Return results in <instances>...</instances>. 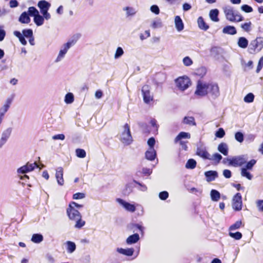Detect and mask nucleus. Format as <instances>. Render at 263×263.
<instances>
[{
	"label": "nucleus",
	"instance_id": "864d4df0",
	"mask_svg": "<svg viewBox=\"0 0 263 263\" xmlns=\"http://www.w3.org/2000/svg\"><path fill=\"white\" fill-rule=\"evenodd\" d=\"M23 34V36L26 37H32L33 36V32L31 29L24 30Z\"/></svg>",
	"mask_w": 263,
	"mask_h": 263
},
{
	"label": "nucleus",
	"instance_id": "6ab92c4d",
	"mask_svg": "<svg viewBox=\"0 0 263 263\" xmlns=\"http://www.w3.org/2000/svg\"><path fill=\"white\" fill-rule=\"evenodd\" d=\"M174 22L176 29L178 31L180 32L183 29L184 24L179 16H176L175 17Z\"/></svg>",
	"mask_w": 263,
	"mask_h": 263
},
{
	"label": "nucleus",
	"instance_id": "423d86ee",
	"mask_svg": "<svg viewBox=\"0 0 263 263\" xmlns=\"http://www.w3.org/2000/svg\"><path fill=\"white\" fill-rule=\"evenodd\" d=\"M256 163V160L255 159H252L248 162L244 167H242L240 170L241 176L243 177H245L249 180H251L253 176L249 172V171L252 170L253 166Z\"/></svg>",
	"mask_w": 263,
	"mask_h": 263
},
{
	"label": "nucleus",
	"instance_id": "6e6552de",
	"mask_svg": "<svg viewBox=\"0 0 263 263\" xmlns=\"http://www.w3.org/2000/svg\"><path fill=\"white\" fill-rule=\"evenodd\" d=\"M50 6L51 4L45 0L40 1L37 4V7L39 8L41 13L46 20H49L51 17L50 13L48 12Z\"/></svg>",
	"mask_w": 263,
	"mask_h": 263
},
{
	"label": "nucleus",
	"instance_id": "a18cd8bd",
	"mask_svg": "<svg viewBox=\"0 0 263 263\" xmlns=\"http://www.w3.org/2000/svg\"><path fill=\"white\" fill-rule=\"evenodd\" d=\"M76 155L78 157L83 158L86 157V154L85 151L81 148H78L76 150Z\"/></svg>",
	"mask_w": 263,
	"mask_h": 263
},
{
	"label": "nucleus",
	"instance_id": "6e6d98bb",
	"mask_svg": "<svg viewBox=\"0 0 263 263\" xmlns=\"http://www.w3.org/2000/svg\"><path fill=\"white\" fill-rule=\"evenodd\" d=\"M263 66V57H262L259 60L258 65L256 68V73H259L261 70Z\"/></svg>",
	"mask_w": 263,
	"mask_h": 263
},
{
	"label": "nucleus",
	"instance_id": "09e8293b",
	"mask_svg": "<svg viewBox=\"0 0 263 263\" xmlns=\"http://www.w3.org/2000/svg\"><path fill=\"white\" fill-rule=\"evenodd\" d=\"M183 63L186 66H190L193 64V62L189 57H185L183 59Z\"/></svg>",
	"mask_w": 263,
	"mask_h": 263
},
{
	"label": "nucleus",
	"instance_id": "052dcab7",
	"mask_svg": "<svg viewBox=\"0 0 263 263\" xmlns=\"http://www.w3.org/2000/svg\"><path fill=\"white\" fill-rule=\"evenodd\" d=\"M256 205L260 212L263 211V200H259L256 201Z\"/></svg>",
	"mask_w": 263,
	"mask_h": 263
},
{
	"label": "nucleus",
	"instance_id": "c9c22d12",
	"mask_svg": "<svg viewBox=\"0 0 263 263\" xmlns=\"http://www.w3.org/2000/svg\"><path fill=\"white\" fill-rule=\"evenodd\" d=\"M74 221H76L74 227L76 229H81L85 224V221L82 219V216H80L77 220H74Z\"/></svg>",
	"mask_w": 263,
	"mask_h": 263
},
{
	"label": "nucleus",
	"instance_id": "774afa93",
	"mask_svg": "<svg viewBox=\"0 0 263 263\" xmlns=\"http://www.w3.org/2000/svg\"><path fill=\"white\" fill-rule=\"evenodd\" d=\"M95 96L96 99H100L103 96V92L101 90H98L96 91Z\"/></svg>",
	"mask_w": 263,
	"mask_h": 263
},
{
	"label": "nucleus",
	"instance_id": "bb28decb",
	"mask_svg": "<svg viewBox=\"0 0 263 263\" xmlns=\"http://www.w3.org/2000/svg\"><path fill=\"white\" fill-rule=\"evenodd\" d=\"M123 10L125 12L127 17L135 15L137 12L135 8L128 6L124 7Z\"/></svg>",
	"mask_w": 263,
	"mask_h": 263
},
{
	"label": "nucleus",
	"instance_id": "13d9d810",
	"mask_svg": "<svg viewBox=\"0 0 263 263\" xmlns=\"http://www.w3.org/2000/svg\"><path fill=\"white\" fill-rule=\"evenodd\" d=\"M85 194L83 193H77L73 195V199H81L85 197Z\"/></svg>",
	"mask_w": 263,
	"mask_h": 263
},
{
	"label": "nucleus",
	"instance_id": "f704fd0d",
	"mask_svg": "<svg viewBox=\"0 0 263 263\" xmlns=\"http://www.w3.org/2000/svg\"><path fill=\"white\" fill-rule=\"evenodd\" d=\"M67 244V251L69 253H73L76 249V246L73 242L68 241L66 242Z\"/></svg>",
	"mask_w": 263,
	"mask_h": 263
},
{
	"label": "nucleus",
	"instance_id": "9d476101",
	"mask_svg": "<svg viewBox=\"0 0 263 263\" xmlns=\"http://www.w3.org/2000/svg\"><path fill=\"white\" fill-rule=\"evenodd\" d=\"M38 167L39 165L35 162L32 163L27 162L25 165L17 170V173L18 175L25 174L33 171L35 167Z\"/></svg>",
	"mask_w": 263,
	"mask_h": 263
},
{
	"label": "nucleus",
	"instance_id": "4c0bfd02",
	"mask_svg": "<svg viewBox=\"0 0 263 263\" xmlns=\"http://www.w3.org/2000/svg\"><path fill=\"white\" fill-rule=\"evenodd\" d=\"M64 101L66 104H71L74 101V96L73 93L68 92L65 97Z\"/></svg>",
	"mask_w": 263,
	"mask_h": 263
},
{
	"label": "nucleus",
	"instance_id": "5701e85b",
	"mask_svg": "<svg viewBox=\"0 0 263 263\" xmlns=\"http://www.w3.org/2000/svg\"><path fill=\"white\" fill-rule=\"evenodd\" d=\"M11 104V101L7 99L4 105L0 108V117L3 119L4 115L8 111Z\"/></svg>",
	"mask_w": 263,
	"mask_h": 263
},
{
	"label": "nucleus",
	"instance_id": "4be33fe9",
	"mask_svg": "<svg viewBox=\"0 0 263 263\" xmlns=\"http://www.w3.org/2000/svg\"><path fill=\"white\" fill-rule=\"evenodd\" d=\"M205 176L206 177V181L210 182L213 181L218 176L217 172L213 171H209L205 172Z\"/></svg>",
	"mask_w": 263,
	"mask_h": 263
},
{
	"label": "nucleus",
	"instance_id": "3c124183",
	"mask_svg": "<svg viewBox=\"0 0 263 263\" xmlns=\"http://www.w3.org/2000/svg\"><path fill=\"white\" fill-rule=\"evenodd\" d=\"M235 138L238 142L241 143L243 141V135L241 132H237L235 134Z\"/></svg>",
	"mask_w": 263,
	"mask_h": 263
},
{
	"label": "nucleus",
	"instance_id": "e2e57ef3",
	"mask_svg": "<svg viewBox=\"0 0 263 263\" xmlns=\"http://www.w3.org/2000/svg\"><path fill=\"white\" fill-rule=\"evenodd\" d=\"M65 136L64 134H58V135H54L53 136H52V139L53 140H64L65 139Z\"/></svg>",
	"mask_w": 263,
	"mask_h": 263
},
{
	"label": "nucleus",
	"instance_id": "8fccbe9b",
	"mask_svg": "<svg viewBox=\"0 0 263 263\" xmlns=\"http://www.w3.org/2000/svg\"><path fill=\"white\" fill-rule=\"evenodd\" d=\"M28 13L30 15L34 16L38 14L39 11L34 7H30L28 8Z\"/></svg>",
	"mask_w": 263,
	"mask_h": 263
},
{
	"label": "nucleus",
	"instance_id": "aec40b11",
	"mask_svg": "<svg viewBox=\"0 0 263 263\" xmlns=\"http://www.w3.org/2000/svg\"><path fill=\"white\" fill-rule=\"evenodd\" d=\"M140 239L139 235L137 233H135L128 237L126 240V243L130 245L132 244L136 243Z\"/></svg>",
	"mask_w": 263,
	"mask_h": 263
},
{
	"label": "nucleus",
	"instance_id": "de8ad7c7",
	"mask_svg": "<svg viewBox=\"0 0 263 263\" xmlns=\"http://www.w3.org/2000/svg\"><path fill=\"white\" fill-rule=\"evenodd\" d=\"M229 235L236 240H239L242 238V234L240 232H236L235 233L230 232Z\"/></svg>",
	"mask_w": 263,
	"mask_h": 263
},
{
	"label": "nucleus",
	"instance_id": "2eb2a0df",
	"mask_svg": "<svg viewBox=\"0 0 263 263\" xmlns=\"http://www.w3.org/2000/svg\"><path fill=\"white\" fill-rule=\"evenodd\" d=\"M67 214L69 218L71 220H77L78 218L81 216L80 212L76 209L71 208V205H69L67 209Z\"/></svg>",
	"mask_w": 263,
	"mask_h": 263
},
{
	"label": "nucleus",
	"instance_id": "2f4dec72",
	"mask_svg": "<svg viewBox=\"0 0 263 263\" xmlns=\"http://www.w3.org/2000/svg\"><path fill=\"white\" fill-rule=\"evenodd\" d=\"M45 18L44 16L41 15L39 13L34 16V23L37 26H40L44 24Z\"/></svg>",
	"mask_w": 263,
	"mask_h": 263
},
{
	"label": "nucleus",
	"instance_id": "603ef678",
	"mask_svg": "<svg viewBox=\"0 0 263 263\" xmlns=\"http://www.w3.org/2000/svg\"><path fill=\"white\" fill-rule=\"evenodd\" d=\"M241 221H237L230 227V230L233 231L239 229L241 227Z\"/></svg>",
	"mask_w": 263,
	"mask_h": 263
},
{
	"label": "nucleus",
	"instance_id": "20e7f679",
	"mask_svg": "<svg viewBox=\"0 0 263 263\" xmlns=\"http://www.w3.org/2000/svg\"><path fill=\"white\" fill-rule=\"evenodd\" d=\"M75 43V41L73 40H71L64 44L61 47L58 55L55 60V62L58 63L61 61L64 58L65 55L66 54L70 48L73 46Z\"/></svg>",
	"mask_w": 263,
	"mask_h": 263
},
{
	"label": "nucleus",
	"instance_id": "39448f33",
	"mask_svg": "<svg viewBox=\"0 0 263 263\" xmlns=\"http://www.w3.org/2000/svg\"><path fill=\"white\" fill-rule=\"evenodd\" d=\"M226 160L228 162L229 165L236 167L241 166L246 164L247 161V158L245 155H239L233 157Z\"/></svg>",
	"mask_w": 263,
	"mask_h": 263
},
{
	"label": "nucleus",
	"instance_id": "a211bd4d",
	"mask_svg": "<svg viewBox=\"0 0 263 263\" xmlns=\"http://www.w3.org/2000/svg\"><path fill=\"white\" fill-rule=\"evenodd\" d=\"M196 154L198 156L203 159L209 160L210 158V154L208 152L205 148L198 147L197 149Z\"/></svg>",
	"mask_w": 263,
	"mask_h": 263
},
{
	"label": "nucleus",
	"instance_id": "f8f14e48",
	"mask_svg": "<svg viewBox=\"0 0 263 263\" xmlns=\"http://www.w3.org/2000/svg\"><path fill=\"white\" fill-rule=\"evenodd\" d=\"M232 205L235 211H240L242 209V197L240 193L235 194L232 199Z\"/></svg>",
	"mask_w": 263,
	"mask_h": 263
},
{
	"label": "nucleus",
	"instance_id": "680f3d73",
	"mask_svg": "<svg viewBox=\"0 0 263 263\" xmlns=\"http://www.w3.org/2000/svg\"><path fill=\"white\" fill-rule=\"evenodd\" d=\"M151 11L155 13L156 14H158L160 12V10L158 6L157 5H153L151 7Z\"/></svg>",
	"mask_w": 263,
	"mask_h": 263
},
{
	"label": "nucleus",
	"instance_id": "a19ab883",
	"mask_svg": "<svg viewBox=\"0 0 263 263\" xmlns=\"http://www.w3.org/2000/svg\"><path fill=\"white\" fill-rule=\"evenodd\" d=\"M222 156L219 154L215 153L212 156H211V155H210V158L209 159V160L215 161L216 162L219 163L220 161L222 159Z\"/></svg>",
	"mask_w": 263,
	"mask_h": 263
},
{
	"label": "nucleus",
	"instance_id": "7c9ffc66",
	"mask_svg": "<svg viewBox=\"0 0 263 263\" xmlns=\"http://www.w3.org/2000/svg\"><path fill=\"white\" fill-rule=\"evenodd\" d=\"M238 46L241 48H246L248 45V41L245 37H240L238 39Z\"/></svg>",
	"mask_w": 263,
	"mask_h": 263
},
{
	"label": "nucleus",
	"instance_id": "ddd939ff",
	"mask_svg": "<svg viewBox=\"0 0 263 263\" xmlns=\"http://www.w3.org/2000/svg\"><path fill=\"white\" fill-rule=\"evenodd\" d=\"M209 93L213 99H216L220 96L218 85L216 83H209Z\"/></svg>",
	"mask_w": 263,
	"mask_h": 263
},
{
	"label": "nucleus",
	"instance_id": "b1692460",
	"mask_svg": "<svg viewBox=\"0 0 263 263\" xmlns=\"http://www.w3.org/2000/svg\"><path fill=\"white\" fill-rule=\"evenodd\" d=\"M219 14V11L217 9H212L210 11L209 16L211 20L215 22H217L219 21V18L218 17Z\"/></svg>",
	"mask_w": 263,
	"mask_h": 263
},
{
	"label": "nucleus",
	"instance_id": "412c9836",
	"mask_svg": "<svg viewBox=\"0 0 263 263\" xmlns=\"http://www.w3.org/2000/svg\"><path fill=\"white\" fill-rule=\"evenodd\" d=\"M117 251L121 254L127 256H131L133 255L134 252V249L133 248H127V249H123L118 248L117 249Z\"/></svg>",
	"mask_w": 263,
	"mask_h": 263
},
{
	"label": "nucleus",
	"instance_id": "49530a36",
	"mask_svg": "<svg viewBox=\"0 0 263 263\" xmlns=\"http://www.w3.org/2000/svg\"><path fill=\"white\" fill-rule=\"evenodd\" d=\"M251 22H248L241 25V28L246 32H249L251 30Z\"/></svg>",
	"mask_w": 263,
	"mask_h": 263
},
{
	"label": "nucleus",
	"instance_id": "f3484780",
	"mask_svg": "<svg viewBox=\"0 0 263 263\" xmlns=\"http://www.w3.org/2000/svg\"><path fill=\"white\" fill-rule=\"evenodd\" d=\"M145 156L146 159L153 161L156 157V152L154 148H149L145 153Z\"/></svg>",
	"mask_w": 263,
	"mask_h": 263
},
{
	"label": "nucleus",
	"instance_id": "0eeeda50",
	"mask_svg": "<svg viewBox=\"0 0 263 263\" xmlns=\"http://www.w3.org/2000/svg\"><path fill=\"white\" fill-rule=\"evenodd\" d=\"M209 83L198 81L196 86L195 94L200 97H203L209 93Z\"/></svg>",
	"mask_w": 263,
	"mask_h": 263
},
{
	"label": "nucleus",
	"instance_id": "58836bf2",
	"mask_svg": "<svg viewBox=\"0 0 263 263\" xmlns=\"http://www.w3.org/2000/svg\"><path fill=\"white\" fill-rule=\"evenodd\" d=\"M183 123L190 125H195V119L193 117H185L183 119Z\"/></svg>",
	"mask_w": 263,
	"mask_h": 263
},
{
	"label": "nucleus",
	"instance_id": "dca6fc26",
	"mask_svg": "<svg viewBox=\"0 0 263 263\" xmlns=\"http://www.w3.org/2000/svg\"><path fill=\"white\" fill-rule=\"evenodd\" d=\"M55 178L58 184L60 185L64 184L63 168L62 167H59L56 169Z\"/></svg>",
	"mask_w": 263,
	"mask_h": 263
},
{
	"label": "nucleus",
	"instance_id": "c03bdc74",
	"mask_svg": "<svg viewBox=\"0 0 263 263\" xmlns=\"http://www.w3.org/2000/svg\"><path fill=\"white\" fill-rule=\"evenodd\" d=\"M151 27L154 29L160 28L162 27V23L160 19H157L152 22Z\"/></svg>",
	"mask_w": 263,
	"mask_h": 263
},
{
	"label": "nucleus",
	"instance_id": "a878e982",
	"mask_svg": "<svg viewBox=\"0 0 263 263\" xmlns=\"http://www.w3.org/2000/svg\"><path fill=\"white\" fill-rule=\"evenodd\" d=\"M222 32L223 33L231 35H234L237 33L236 28L232 26H227L224 27Z\"/></svg>",
	"mask_w": 263,
	"mask_h": 263
},
{
	"label": "nucleus",
	"instance_id": "473e14b6",
	"mask_svg": "<svg viewBox=\"0 0 263 263\" xmlns=\"http://www.w3.org/2000/svg\"><path fill=\"white\" fill-rule=\"evenodd\" d=\"M211 198L213 201H218L220 198V193L216 190H212L210 193Z\"/></svg>",
	"mask_w": 263,
	"mask_h": 263
},
{
	"label": "nucleus",
	"instance_id": "f257e3e1",
	"mask_svg": "<svg viewBox=\"0 0 263 263\" xmlns=\"http://www.w3.org/2000/svg\"><path fill=\"white\" fill-rule=\"evenodd\" d=\"M223 12L227 20L232 22H239L243 20L242 16L230 6L223 8Z\"/></svg>",
	"mask_w": 263,
	"mask_h": 263
},
{
	"label": "nucleus",
	"instance_id": "4d7b16f0",
	"mask_svg": "<svg viewBox=\"0 0 263 263\" xmlns=\"http://www.w3.org/2000/svg\"><path fill=\"white\" fill-rule=\"evenodd\" d=\"M225 135V132L223 128H220L218 129V131L216 133L215 136L221 138H222Z\"/></svg>",
	"mask_w": 263,
	"mask_h": 263
},
{
	"label": "nucleus",
	"instance_id": "0e129e2a",
	"mask_svg": "<svg viewBox=\"0 0 263 263\" xmlns=\"http://www.w3.org/2000/svg\"><path fill=\"white\" fill-rule=\"evenodd\" d=\"M155 144V140L153 137L149 138L147 141V144L149 148H154V146Z\"/></svg>",
	"mask_w": 263,
	"mask_h": 263
},
{
	"label": "nucleus",
	"instance_id": "393cba45",
	"mask_svg": "<svg viewBox=\"0 0 263 263\" xmlns=\"http://www.w3.org/2000/svg\"><path fill=\"white\" fill-rule=\"evenodd\" d=\"M18 20L22 24H28L30 22V18L26 12H24L21 14Z\"/></svg>",
	"mask_w": 263,
	"mask_h": 263
},
{
	"label": "nucleus",
	"instance_id": "37998d69",
	"mask_svg": "<svg viewBox=\"0 0 263 263\" xmlns=\"http://www.w3.org/2000/svg\"><path fill=\"white\" fill-rule=\"evenodd\" d=\"M124 54V51L123 49L120 47H118L115 52V55H114V58L115 59H118L120 58L121 56H122Z\"/></svg>",
	"mask_w": 263,
	"mask_h": 263
},
{
	"label": "nucleus",
	"instance_id": "cd10ccee",
	"mask_svg": "<svg viewBox=\"0 0 263 263\" xmlns=\"http://www.w3.org/2000/svg\"><path fill=\"white\" fill-rule=\"evenodd\" d=\"M218 150L224 156L228 154V147L226 143H221L218 146Z\"/></svg>",
	"mask_w": 263,
	"mask_h": 263
},
{
	"label": "nucleus",
	"instance_id": "338daca9",
	"mask_svg": "<svg viewBox=\"0 0 263 263\" xmlns=\"http://www.w3.org/2000/svg\"><path fill=\"white\" fill-rule=\"evenodd\" d=\"M223 175L226 178H230L232 176L231 172L229 170H224L223 171Z\"/></svg>",
	"mask_w": 263,
	"mask_h": 263
},
{
	"label": "nucleus",
	"instance_id": "4468645a",
	"mask_svg": "<svg viewBox=\"0 0 263 263\" xmlns=\"http://www.w3.org/2000/svg\"><path fill=\"white\" fill-rule=\"evenodd\" d=\"M116 201L126 211L132 213L135 212L136 207L134 204H130L121 198H117Z\"/></svg>",
	"mask_w": 263,
	"mask_h": 263
},
{
	"label": "nucleus",
	"instance_id": "bf43d9fd",
	"mask_svg": "<svg viewBox=\"0 0 263 263\" xmlns=\"http://www.w3.org/2000/svg\"><path fill=\"white\" fill-rule=\"evenodd\" d=\"M159 197L161 200H165L168 197V193L166 191L161 192L159 193Z\"/></svg>",
	"mask_w": 263,
	"mask_h": 263
},
{
	"label": "nucleus",
	"instance_id": "79ce46f5",
	"mask_svg": "<svg viewBox=\"0 0 263 263\" xmlns=\"http://www.w3.org/2000/svg\"><path fill=\"white\" fill-rule=\"evenodd\" d=\"M254 99V95L252 93H249L244 98L243 100L246 103H252Z\"/></svg>",
	"mask_w": 263,
	"mask_h": 263
},
{
	"label": "nucleus",
	"instance_id": "c756f323",
	"mask_svg": "<svg viewBox=\"0 0 263 263\" xmlns=\"http://www.w3.org/2000/svg\"><path fill=\"white\" fill-rule=\"evenodd\" d=\"M191 138V135L189 133L182 132L179 134V135L175 138V142L180 141L182 139H190Z\"/></svg>",
	"mask_w": 263,
	"mask_h": 263
},
{
	"label": "nucleus",
	"instance_id": "f03ea898",
	"mask_svg": "<svg viewBox=\"0 0 263 263\" xmlns=\"http://www.w3.org/2000/svg\"><path fill=\"white\" fill-rule=\"evenodd\" d=\"M120 139L123 144L126 145L130 144L133 141V138L130 131V127L127 123L123 127V129L120 136Z\"/></svg>",
	"mask_w": 263,
	"mask_h": 263
},
{
	"label": "nucleus",
	"instance_id": "5fc2aeb1",
	"mask_svg": "<svg viewBox=\"0 0 263 263\" xmlns=\"http://www.w3.org/2000/svg\"><path fill=\"white\" fill-rule=\"evenodd\" d=\"M241 9L242 11L247 13H250L253 11L252 8L248 5H243L241 6Z\"/></svg>",
	"mask_w": 263,
	"mask_h": 263
},
{
	"label": "nucleus",
	"instance_id": "7ed1b4c3",
	"mask_svg": "<svg viewBox=\"0 0 263 263\" xmlns=\"http://www.w3.org/2000/svg\"><path fill=\"white\" fill-rule=\"evenodd\" d=\"M263 48V37H258L250 43L249 52L251 54L259 52Z\"/></svg>",
	"mask_w": 263,
	"mask_h": 263
},
{
	"label": "nucleus",
	"instance_id": "9b49d317",
	"mask_svg": "<svg viewBox=\"0 0 263 263\" xmlns=\"http://www.w3.org/2000/svg\"><path fill=\"white\" fill-rule=\"evenodd\" d=\"M142 93L143 101L145 103H148L153 100V95L151 92L150 87L147 85H144L142 88Z\"/></svg>",
	"mask_w": 263,
	"mask_h": 263
},
{
	"label": "nucleus",
	"instance_id": "ea45409f",
	"mask_svg": "<svg viewBox=\"0 0 263 263\" xmlns=\"http://www.w3.org/2000/svg\"><path fill=\"white\" fill-rule=\"evenodd\" d=\"M196 161L193 159H189L185 164V167L189 169H193L196 167Z\"/></svg>",
	"mask_w": 263,
	"mask_h": 263
},
{
	"label": "nucleus",
	"instance_id": "e433bc0d",
	"mask_svg": "<svg viewBox=\"0 0 263 263\" xmlns=\"http://www.w3.org/2000/svg\"><path fill=\"white\" fill-rule=\"evenodd\" d=\"M43 237L41 234H33L31 238V241L34 243H39L42 241Z\"/></svg>",
	"mask_w": 263,
	"mask_h": 263
},
{
	"label": "nucleus",
	"instance_id": "69168bd1",
	"mask_svg": "<svg viewBox=\"0 0 263 263\" xmlns=\"http://www.w3.org/2000/svg\"><path fill=\"white\" fill-rule=\"evenodd\" d=\"M142 173L145 175L149 176L152 173V169L148 168H143Z\"/></svg>",
	"mask_w": 263,
	"mask_h": 263
},
{
	"label": "nucleus",
	"instance_id": "72a5a7b5",
	"mask_svg": "<svg viewBox=\"0 0 263 263\" xmlns=\"http://www.w3.org/2000/svg\"><path fill=\"white\" fill-rule=\"evenodd\" d=\"M12 132L11 127H8L5 129L2 133L1 137L8 141L10 138Z\"/></svg>",
	"mask_w": 263,
	"mask_h": 263
},
{
	"label": "nucleus",
	"instance_id": "1a4fd4ad",
	"mask_svg": "<svg viewBox=\"0 0 263 263\" xmlns=\"http://www.w3.org/2000/svg\"><path fill=\"white\" fill-rule=\"evenodd\" d=\"M176 86L181 90L186 89L191 85L190 79L186 76H183L177 79L175 81Z\"/></svg>",
	"mask_w": 263,
	"mask_h": 263
},
{
	"label": "nucleus",
	"instance_id": "c85d7f7f",
	"mask_svg": "<svg viewBox=\"0 0 263 263\" xmlns=\"http://www.w3.org/2000/svg\"><path fill=\"white\" fill-rule=\"evenodd\" d=\"M197 23L198 27L202 30H207L209 28V26L205 23L201 16L198 17Z\"/></svg>",
	"mask_w": 263,
	"mask_h": 263
}]
</instances>
